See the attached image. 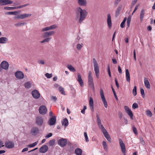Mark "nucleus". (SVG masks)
I'll return each instance as SVG.
<instances>
[{
  "instance_id": "obj_1",
  "label": "nucleus",
  "mask_w": 155,
  "mask_h": 155,
  "mask_svg": "<svg viewBox=\"0 0 155 155\" xmlns=\"http://www.w3.org/2000/svg\"><path fill=\"white\" fill-rule=\"evenodd\" d=\"M96 118L97 122L99 128L101 130L103 134L107 140L109 142H111V140L110 136L104 127L102 125L101 120L98 114H96Z\"/></svg>"
},
{
  "instance_id": "obj_2",
  "label": "nucleus",
  "mask_w": 155,
  "mask_h": 155,
  "mask_svg": "<svg viewBox=\"0 0 155 155\" xmlns=\"http://www.w3.org/2000/svg\"><path fill=\"white\" fill-rule=\"evenodd\" d=\"M76 12L78 15H79L78 22L81 24L87 16L88 12L86 9H82L81 7H78L76 9Z\"/></svg>"
},
{
  "instance_id": "obj_3",
  "label": "nucleus",
  "mask_w": 155,
  "mask_h": 155,
  "mask_svg": "<svg viewBox=\"0 0 155 155\" xmlns=\"http://www.w3.org/2000/svg\"><path fill=\"white\" fill-rule=\"evenodd\" d=\"M93 63L96 76L97 78H98L100 73L99 67L98 64L95 58L93 59Z\"/></svg>"
},
{
  "instance_id": "obj_4",
  "label": "nucleus",
  "mask_w": 155,
  "mask_h": 155,
  "mask_svg": "<svg viewBox=\"0 0 155 155\" xmlns=\"http://www.w3.org/2000/svg\"><path fill=\"white\" fill-rule=\"evenodd\" d=\"M31 16V14L24 13L19 15L18 16H15L14 18L15 19H23L30 17Z\"/></svg>"
},
{
  "instance_id": "obj_5",
  "label": "nucleus",
  "mask_w": 155,
  "mask_h": 155,
  "mask_svg": "<svg viewBox=\"0 0 155 155\" xmlns=\"http://www.w3.org/2000/svg\"><path fill=\"white\" fill-rule=\"evenodd\" d=\"M91 74V71H89L88 77V84L91 87L94 89V84Z\"/></svg>"
},
{
  "instance_id": "obj_6",
  "label": "nucleus",
  "mask_w": 155,
  "mask_h": 155,
  "mask_svg": "<svg viewBox=\"0 0 155 155\" xmlns=\"http://www.w3.org/2000/svg\"><path fill=\"white\" fill-rule=\"evenodd\" d=\"M58 28V26L56 25H52L46 27L42 28L41 31V32H44L45 31H48L51 30H53Z\"/></svg>"
},
{
  "instance_id": "obj_7",
  "label": "nucleus",
  "mask_w": 155,
  "mask_h": 155,
  "mask_svg": "<svg viewBox=\"0 0 155 155\" xmlns=\"http://www.w3.org/2000/svg\"><path fill=\"white\" fill-rule=\"evenodd\" d=\"M45 31L42 34V36L43 38L50 37V36L54 35L55 33V31Z\"/></svg>"
},
{
  "instance_id": "obj_8",
  "label": "nucleus",
  "mask_w": 155,
  "mask_h": 155,
  "mask_svg": "<svg viewBox=\"0 0 155 155\" xmlns=\"http://www.w3.org/2000/svg\"><path fill=\"white\" fill-rule=\"evenodd\" d=\"M119 143L123 154L124 155H125L126 149L125 145L122 140L121 139H119Z\"/></svg>"
},
{
  "instance_id": "obj_9",
  "label": "nucleus",
  "mask_w": 155,
  "mask_h": 155,
  "mask_svg": "<svg viewBox=\"0 0 155 155\" xmlns=\"http://www.w3.org/2000/svg\"><path fill=\"white\" fill-rule=\"evenodd\" d=\"M101 98L102 100L104 107L107 108V102L104 97L103 91L102 89H101L100 91Z\"/></svg>"
},
{
  "instance_id": "obj_10",
  "label": "nucleus",
  "mask_w": 155,
  "mask_h": 155,
  "mask_svg": "<svg viewBox=\"0 0 155 155\" xmlns=\"http://www.w3.org/2000/svg\"><path fill=\"white\" fill-rule=\"evenodd\" d=\"M15 75L17 78L20 80L22 79L24 76L23 72L19 71L16 72L15 73Z\"/></svg>"
},
{
  "instance_id": "obj_11",
  "label": "nucleus",
  "mask_w": 155,
  "mask_h": 155,
  "mask_svg": "<svg viewBox=\"0 0 155 155\" xmlns=\"http://www.w3.org/2000/svg\"><path fill=\"white\" fill-rule=\"evenodd\" d=\"M44 122V119L42 117L38 116L36 117L35 122L37 125L38 126L42 125Z\"/></svg>"
},
{
  "instance_id": "obj_12",
  "label": "nucleus",
  "mask_w": 155,
  "mask_h": 155,
  "mask_svg": "<svg viewBox=\"0 0 155 155\" xmlns=\"http://www.w3.org/2000/svg\"><path fill=\"white\" fill-rule=\"evenodd\" d=\"M124 109L126 112L130 116V118L132 120H133V114L131 110L129 108V107L128 106H124Z\"/></svg>"
},
{
  "instance_id": "obj_13",
  "label": "nucleus",
  "mask_w": 155,
  "mask_h": 155,
  "mask_svg": "<svg viewBox=\"0 0 155 155\" xmlns=\"http://www.w3.org/2000/svg\"><path fill=\"white\" fill-rule=\"evenodd\" d=\"M124 109L126 112L130 116V118L132 120H133V114L131 110L129 108V107L128 106H124Z\"/></svg>"
},
{
  "instance_id": "obj_14",
  "label": "nucleus",
  "mask_w": 155,
  "mask_h": 155,
  "mask_svg": "<svg viewBox=\"0 0 155 155\" xmlns=\"http://www.w3.org/2000/svg\"><path fill=\"white\" fill-rule=\"evenodd\" d=\"M13 3L12 0H0V5H6L12 4Z\"/></svg>"
},
{
  "instance_id": "obj_15",
  "label": "nucleus",
  "mask_w": 155,
  "mask_h": 155,
  "mask_svg": "<svg viewBox=\"0 0 155 155\" xmlns=\"http://www.w3.org/2000/svg\"><path fill=\"white\" fill-rule=\"evenodd\" d=\"M31 94L33 97L35 99H38L40 97V94L37 90H34L31 92Z\"/></svg>"
},
{
  "instance_id": "obj_16",
  "label": "nucleus",
  "mask_w": 155,
  "mask_h": 155,
  "mask_svg": "<svg viewBox=\"0 0 155 155\" xmlns=\"http://www.w3.org/2000/svg\"><path fill=\"white\" fill-rule=\"evenodd\" d=\"M39 113L42 115L46 114L47 111V109L46 107L45 106H40L39 109Z\"/></svg>"
},
{
  "instance_id": "obj_17",
  "label": "nucleus",
  "mask_w": 155,
  "mask_h": 155,
  "mask_svg": "<svg viewBox=\"0 0 155 155\" xmlns=\"http://www.w3.org/2000/svg\"><path fill=\"white\" fill-rule=\"evenodd\" d=\"M58 143V145L61 147H64L67 144L66 140V139L62 138L59 140Z\"/></svg>"
},
{
  "instance_id": "obj_18",
  "label": "nucleus",
  "mask_w": 155,
  "mask_h": 155,
  "mask_svg": "<svg viewBox=\"0 0 155 155\" xmlns=\"http://www.w3.org/2000/svg\"><path fill=\"white\" fill-rule=\"evenodd\" d=\"M1 67L2 69L7 70L8 69L9 64L7 61H3L1 64Z\"/></svg>"
},
{
  "instance_id": "obj_19",
  "label": "nucleus",
  "mask_w": 155,
  "mask_h": 155,
  "mask_svg": "<svg viewBox=\"0 0 155 155\" xmlns=\"http://www.w3.org/2000/svg\"><path fill=\"white\" fill-rule=\"evenodd\" d=\"M5 147L9 149L13 148L14 147L15 145L13 142L10 141H6L5 142Z\"/></svg>"
},
{
  "instance_id": "obj_20",
  "label": "nucleus",
  "mask_w": 155,
  "mask_h": 155,
  "mask_svg": "<svg viewBox=\"0 0 155 155\" xmlns=\"http://www.w3.org/2000/svg\"><path fill=\"white\" fill-rule=\"evenodd\" d=\"M39 132L38 128L36 127L32 128L31 130L30 133L33 135H36Z\"/></svg>"
},
{
  "instance_id": "obj_21",
  "label": "nucleus",
  "mask_w": 155,
  "mask_h": 155,
  "mask_svg": "<svg viewBox=\"0 0 155 155\" xmlns=\"http://www.w3.org/2000/svg\"><path fill=\"white\" fill-rule=\"evenodd\" d=\"M78 4L81 6H86L87 4V0H76Z\"/></svg>"
},
{
  "instance_id": "obj_22",
  "label": "nucleus",
  "mask_w": 155,
  "mask_h": 155,
  "mask_svg": "<svg viewBox=\"0 0 155 155\" xmlns=\"http://www.w3.org/2000/svg\"><path fill=\"white\" fill-rule=\"evenodd\" d=\"M56 121V117L55 116H53L50 119L48 124L52 126L55 124Z\"/></svg>"
},
{
  "instance_id": "obj_23",
  "label": "nucleus",
  "mask_w": 155,
  "mask_h": 155,
  "mask_svg": "<svg viewBox=\"0 0 155 155\" xmlns=\"http://www.w3.org/2000/svg\"><path fill=\"white\" fill-rule=\"evenodd\" d=\"M48 147L47 145H44L39 149V151L41 153H44L46 152L48 150Z\"/></svg>"
},
{
  "instance_id": "obj_24",
  "label": "nucleus",
  "mask_w": 155,
  "mask_h": 155,
  "mask_svg": "<svg viewBox=\"0 0 155 155\" xmlns=\"http://www.w3.org/2000/svg\"><path fill=\"white\" fill-rule=\"evenodd\" d=\"M107 22L109 28H110L112 26V22L111 16L109 14L107 15Z\"/></svg>"
},
{
  "instance_id": "obj_25",
  "label": "nucleus",
  "mask_w": 155,
  "mask_h": 155,
  "mask_svg": "<svg viewBox=\"0 0 155 155\" xmlns=\"http://www.w3.org/2000/svg\"><path fill=\"white\" fill-rule=\"evenodd\" d=\"M77 80L81 87L84 86V83L81 78V74L79 73L78 74V78Z\"/></svg>"
},
{
  "instance_id": "obj_26",
  "label": "nucleus",
  "mask_w": 155,
  "mask_h": 155,
  "mask_svg": "<svg viewBox=\"0 0 155 155\" xmlns=\"http://www.w3.org/2000/svg\"><path fill=\"white\" fill-rule=\"evenodd\" d=\"M89 105L91 110L93 111L94 110V101L93 98L91 97L89 98Z\"/></svg>"
},
{
  "instance_id": "obj_27",
  "label": "nucleus",
  "mask_w": 155,
  "mask_h": 155,
  "mask_svg": "<svg viewBox=\"0 0 155 155\" xmlns=\"http://www.w3.org/2000/svg\"><path fill=\"white\" fill-rule=\"evenodd\" d=\"M144 84L145 87L148 89H149L150 88V86L149 82L147 78H144Z\"/></svg>"
},
{
  "instance_id": "obj_28",
  "label": "nucleus",
  "mask_w": 155,
  "mask_h": 155,
  "mask_svg": "<svg viewBox=\"0 0 155 155\" xmlns=\"http://www.w3.org/2000/svg\"><path fill=\"white\" fill-rule=\"evenodd\" d=\"M126 77L127 82H130V76L129 70L128 69L126 70Z\"/></svg>"
},
{
  "instance_id": "obj_29",
  "label": "nucleus",
  "mask_w": 155,
  "mask_h": 155,
  "mask_svg": "<svg viewBox=\"0 0 155 155\" xmlns=\"http://www.w3.org/2000/svg\"><path fill=\"white\" fill-rule=\"evenodd\" d=\"M145 14V11L144 9H143L141 11L140 15V19L141 21H143Z\"/></svg>"
},
{
  "instance_id": "obj_30",
  "label": "nucleus",
  "mask_w": 155,
  "mask_h": 155,
  "mask_svg": "<svg viewBox=\"0 0 155 155\" xmlns=\"http://www.w3.org/2000/svg\"><path fill=\"white\" fill-rule=\"evenodd\" d=\"M8 39L7 38L2 37L0 38V43L5 44L8 42Z\"/></svg>"
},
{
  "instance_id": "obj_31",
  "label": "nucleus",
  "mask_w": 155,
  "mask_h": 155,
  "mask_svg": "<svg viewBox=\"0 0 155 155\" xmlns=\"http://www.w3.org/2000/svg\"><path fill=\"white\" fill-rule=\"evenodd\" d=\"M82 150L79 148H76L75 150V153L77 155H81Z\"/></svg>"
},
{
  "instance_id": "obj_32",
  "label": "nucleus",
  "mask_w": 155,
  "mask_h": 155,
  "mask_svg": "<svg viewBox=\"0 0 155 155\" xmlns=\"http://www.w3.org/2000/svg\"><path fill=\"white\" fill-rule=\"evenodd\" d=\"M26 22H18L16 23H15L14 24V26L16 27H19L21 26H23L26 24Z\"/></svg>"
},
{
  "instance_id": "obj_33",
  "label": "nucleus",
  "mask_w": 155,
  "mask_h": 155,
  "mask_svg": "<svg viewBox=\"0 0 155 155\" xmlns=\"http://www.w3.org/2000/svg\"><path fill=\"white\" fill-rule=\"evenodd\" d=\"M84 46L82 43H78L76 45V48L79 51H81Z\"/></svg>"
},
{
  "instance_id": "obj_34",
  "label": "nucleus",
  "mask_w": 155,
  "mask_h": 155,
  "mask_svg": "<svg viewBox=\"0 0 155 155\" xmlns=\"http://www.w3.org/2000/svg\"><path fill=\"white\" fill-rule=\"evenodd\" d=\"M68 124V119L65 118L63 119L62 121V125H64L65 127H66Z\"/></svg>"
},
{
  "instance_id": "obj_35",
  "label": "nucleus",
  "mask_w": 155,
  "mask_h": 155,
  "mask_svg": "<svg viewBox=\"0 0 155 155\" xmlns=\"http://www.w3.org/2000/svg\"><path fill=\"white\" fill-rule=\"evenodd\" d=\"M122 6L121 5H120L119 6L118 8H117V10L116 11V12H115V15L116 16H118L120 13V12L122 8Z\"/></svg>"
},
{
  "instance_id": "obj_36",
  "label": "nucleus",
  "mask_w": 155,
  "mask_h": 155,
  "mask_svg": "<svg viewBox=\"0 0 155 155\" xmlns=\"http://www.w3.org/2000/svg\"><path fill=\"white\" fill-rule=\"evenodd\" d=\"M24 85L26 88L29 89L31 87V83L30 82L28 81L25 83Z\"/></svg>"
},
{
  "instance_id": "obj_37",
  "label": "nucleus",
  "mask_w": 155,
  "mask_h": 155,
  "mask_svg": "<svg viewBox=\"0 0 155 155\" xmlns=\"http://www.w3.org/2000/svg\"><path fill=\"white\" fill-rule=\"evenodd\" d=\"M67 68L71 71L74 72L76 71L75 69L71 65H68L67 66Z\"/></svg>"
},
{
  "instance_id": "obj_38",
  "label": "nucleus",
  "mask_w": 155,
  "mask_h": 155,
  "mask_svg": "<svg viewBox=\"0 0 155 155\" xmlns=\"http://www.w3.org/2000/svg\"><path fill=\"white\" fill-rule=\"evenodd\" d=\"M18 13V12L15 11L14 12H9L5 13V15H16Z\"/></svg>"
},
{
  "instance_id": "obj_39",
  "label": "nucleus",
  "mask_w": 155,
  "mask_h": 155,
  "mask_svg": "<svg viewBox=\"0 0 155 155\" xmlns=\"http://www.w3.org/2000/svg\"><path fill=\"white\" fill-rule=\"evenodd\" d=\"M58 90L62 94L64 95L65 94L64 88L62 87L61 86H59Z\"/></svg>"
},
{
  "instance_id": "obj_40",
  "label": "nucleus",
  "mask_w": 155,
  "mask_h": 155,
  "mask_svg": "<svg viewBox=\"0 0 155 155\" xmlns=\"http://www.w3.org/2000/svg\"><path fill=\"white\" fill-rule=\"evenodd\" d=\"M127 20V18L126 17H125L124 18L123 21L121 23L120 25V27L121 28H124L125 27V22H126V21Z\"/></svg>"
},
{
  "instance_id": "obj_41",
  "label": "nucleus",
  "mask_w": 155,
  "mask_h": 155,
  "mask_svg": "<svg viewBox=\"0 0 155 155\" xmlns=\"http://www.w3.org/2000/svg\"><path fill=\"white\" fill-rule=\"evenodd\" d=\"M146 115L149 117H152L153 115V114L149 110H146Z\"/></svg>"
},
{
  "instance_id": "obj_42",
  "label": "nucleus",
  "mask_w": 155,
  "mask_h": 155,
  "mask_svg": "<svg viewBox=\"0 0 155 155\" xmlns=\"http://www.w3.org/2000/svg\"><path fill=\"white\" fill-rule=\"evenodd\" d=\"M131 16L130 15L128 17L127 19V27L128 28L129 27L130 23L131 21Z\"/></svg>"
},
{
  "instance_id": "obj_43",
  "label": "nucleus",
  "mask_w": 155,
  "mask_h": 155,
  "mask_svg": "<svg viewBox=\"0 0 155 155\" xmlns=\"http://www.w3.org/2000/svg\"><path fill=\"white\" fill-rule=\"evenodd\" d=\"M102 144L104 149L105 150H107V146L106 142L104 141H103Z\"/></svg>"
},
{
  "instance_id": "obj_44",
  "label": "nucleus",
  "mask_w": 155,
  "mask_h": 155,
  "mask_svg": "<svg viewBox=\"0 0 155 155\" xmlns=\"http://www.w3.org/2000/svg\"><path fill=\"white\" fill-rule=\"evenodd\" d=\"M55 143V140L54 139L50 140L49 142V145L50 146L54 145Z\"/></svg>"
},
{
  "instance_id": "obj_45",
  "label": "nucleus",
  "mask_w": 155,
  "mask_h": 155,
  "mask_svg": "<svg viewBox=\"0 0 155 155\" xmlns=\"http://www.w3.org/2000/svg\"><path fill=\"white\" fill-rule=\"evenodd\" d=\"M29 5V4H25L24 5H20V6H19L18 7H15V9L22 8L25 7L26 6H28V5Z\"/></svg>"
},
{
  "instance_id": "obj_46",
  "label": "nucleus",
  "mask_w": 155,
  "mask_h": 155,
  "mask_svg": "<svg viewBox=\"0 0 155 155\" xmlns=\"http://www.w3.org/2000/svg\"><path fill=\"white\" fill-rule=\"evenodd\" d=\"M38 142H35L34 143L28 145V147H33L35 146L36 145L38 144Z\"/></svg>"
},
{
  "instance_id": "obj_47",
  "label": "nucleus",
  "mask_w": 155,
  "mask_h": 155,
  "mask_svg": "<svg viewBox=\"0 0 155 155\" xmlns=\"http://www.w3.org/2000/svg\"><path fill=\"white\" fill-rule=\"evenodd\" d=\"M15 7H5L4 8V9L5 10H12L15 9Z\"/></svg>"
},
{
  "instance_id": "obj_48",
  "label": "nucleus",
  "mask_w": 155,
  "mask_h": 155,
  "mask_svg": "<svg viewBox=\"0 0 155 155\" xmlns=\"http://www.w3.org/2000/svg\"><path fill=\"white\" fill-rule=\"evenodd\" d=\"M84 135L85 137V141L86 142H88L89 141V140L87 134L86 132L84 133Z\"/></svg>"
},
{
  "instance_id": "obj_49",
  "label": "nucleus",
  "mask_w": 155,
  "mask_h": 155,
  "mask_svg": "<svg viewBox=\"0 0 155 155\" xmlns=\"http://www.w3.org/2000/svg\"><path fill=\"white\" fill-rule=\"evenodd\" d=\"M132 93L134 96L137 95V87L136 86H134L133 90Z\"/></svg>"
},
{
  "instance_id": "obj_50",
  "label": "nucleus",
  "mask_w": 155,
  "mask_h": 155,
  "mask_svg": "<svg viewBox=\"0 0 155 155\" xmlns=\"http://www.w3.org/2000/svg\"><path fill=\"white\" fill-rule=\"evenodd\" d=\"M132 128L133 132L134 134H138V133L136 128L134 126H133Z\"/></svg>"
},
{
  "instance_id": "obj_51",
  "label": "nucleus",
  "mask_w": 155,
  "mask_h": 155,
  "mask_svg": "<svg viewBox=\"0 0 155 155\" xmlns=\"http://www.w3.org/2000/svg\"><path fill=\"white\" fill-rule=\"evenodd\" d=\"M140 91L141 95L143 96V97L145 96V94L144 90L143 88L141 87L140 88Z\"/></svg>"
},
{
  "instance_id": "obj_52",
  "label": "nucleus",
  "mask_w": 155,
  "mask_h": 155,
  "mask_svg": "<svg viewBox=\"0 0 155 155\" xmlns=\"http://www.w3.org/2000/svg\"><path fill=\"white\" fill-rule=\"evenodd\" d=\"M38 63L39 64L44 65L45 64V61L43 60H39L38 61Z\"/></svg>"
},
{
  "instance_id": "obj_53",
  "label": "nucleus",
  "mask_w": 155,
  "mask_h": 155,
  "mask_svg": "<svg viewBox=\"0 0 155 155\" xmlns=\"http://www.w3.org/2000/svg\"><path fill=\"white\" fill-rule=\"evenodd\" d=\"M45 76L48 78H51L52 77V74H49L48 73H47L45 74Z\"/></svg>"
},
{
  "instance_id": "obj_54",
  "label": "nucleus",
  "mask_w": 155,
  "mask_h": 155,
  "mask_svg": "<svg viewBox=\"0 0 155 155\" xmlns=\"http://www.w3.org/2000/svg\"><path fill=\"white\" fill-rule=\"evenodd\" d=\"M138 107V105L136 103H134L132 105V108L133 109H134Z\"/></svg>"
},
{
  "instance_id": "obj_55",
  "label": "nucleus",
  "mask_w": 155,
  "mask_h": 155,
  "mask_svg": "<svg viewBox=\"0 0 155 155\" xmlns=\"http://www.w3.org/2000/svg\"><path fill=\"white\" fill-rule=\"evenodd\" d=\"M51 38H52L51 37H48V38L46 37V38H45V42H49L51 41Z\"/></svg>"
},
{
  "instance_id": "obj_56",
  "label": "nucleus",
  "mask_w": 155,
  "mask_h": 155,
  "mask_svg": "<svg viewBox=\"0 0 155 155\" xmlns=\"http://www.w3.org/2000/svg\"><path fill=\"white\" fill-rule=\"evenodd\" d=\"M87 109V107L86 106H84V109L81 111V112L84 114L85 113V110Z\"/></svg>"
},
{
  "instance_id": "obj_57",
  "label": "nucleus",
  "mask_w": 155,
  "mask_h": 155,
  "mask_svg": "<svg viewBox=\"0 0 155 155\" xmlns=\"http://www.w3.org/2000/svg\"><path fill=\"white\" fill-rule=\"evenodd\" d=\"M52 134L51 133H49L45 136V138H49L52 136Z\"/></svg>"
},
{
  "instance_id": "obj_58",
  "label": "nucleus",
  "mask_w": 155,
  "mask_h": 155,
  "mask_svg": "<svg viewBox=\"0 0 155 155\" xmlns=\"http://www.w3.org/2000/svg\"><path fill=\"white\" fill-rule=\"evenodd\" d=\"M115 84L116 85V86H117V88L118 89H119V85L118 82L117 81V79L116 78H115Z\"/></svg>"
},
{
  "instance_id": "obj_59",
  "label": "nucleus",
  "mask_w": 155,
  "mask_h": 155,
  "mask_svg": "<svg viewBox=\"0 0 155 155\" xmlns=\"http://www.w3.org/2000/svg\"><path fill=\"white\" fill-rule=\"evenodd\" d=\"M108 69V74H109V76L110 77H111V74L110 67H109V66H108V69Z\"/></svg>"
},
{
  "instance_id": "obj_60",
  "label": "nucleus",
  "mask_w": 155,
  "mask_h": 155,
  "mask_svg": "<svg viewBox=\"0 0 155 155\" xmlns=\"http://www.w3.org/2000/svg\"><path fill=\"white\" fill-rule=\"evenodd\" d=\"M140 141L142 144L144 145L145 144V142L143 140V138H141L140 139Z\"/></svg>"
},
{
  "instance_id": "obj_61",
  "label": "nucleus",
  "mask_w": 155,
  "mask_h": 155,
  "mask_svg": "<svg viewBox=\"0 0 155 155\" xmlns=\"http://www.w3.org/2000/svg\"><path fill=\"white\" fill-rule=\"evenodd\" d=\"M118 71L120 73V74L122 73V70H121V69L120 67V66L119 65L118 66Z\"/></svg>"
},
{
  "instance_id": "obj_62",
  "label": "nucleus",
  "mask_w": 155,
  "mask_h": 155,
  "mask_svg": "<svg viewBox=\"0 0 155 155\" xmlns=\"http://www.w3.org/2000/svg\"><path fill=\"white\" fill-rule=\"evenodd\" d=\"M119 117L120 119H121L123 117V114L121 112H119Z\"/></svg>"
},
{
  "instance_id": "obj_63",
  "label": "nucleus",
  "mask_w": 155,
  "mask_h": 155,
  "mask_svg": "<svg viewBox=\"0 0 155 155\" xmlns=\"http://www.w3.org/2000/svg\"><path fill=\"white\" fill-rule=\"evenodd\" d=\"M51 98L52 99L54 100L55 102L56 101L57 99V98L56 97L54 96H52Z\"/></svg>"
},
{
  "instance_id": "obj_64",
  "label": "nucleus",
  "mask_w": 155,
  "mask_h": 155,
  "mask_svg": "<svg viewBox=\"0 0 155 155\" xmlns=\"http://www.w3.org/2000/svg\"><path fill=\"white\" fill-rule=\"evenodd\" d=\"M112 60L113 61V63L114 64H117V61L116 59H112Z\"/></svg>"
}]
</instances>
